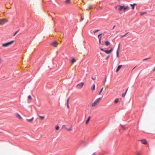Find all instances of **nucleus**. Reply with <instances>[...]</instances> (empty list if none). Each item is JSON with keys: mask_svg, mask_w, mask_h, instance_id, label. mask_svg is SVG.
Segmentation results:
<instances>
[{"mask_svg": "<svg viewBox=\"0 0 155 155\" xmlns=\"http://www.w3.org/2000/svg\"><path fill=\"white\" fill-rule=\"evenodd\" d=\"M101 100V98H99L97 99L92 104V106L94 107L97 105L99 102Z\"/></svg>", "mask_w": 155, "mask_h": 155, "instance_id": "nucleus-2", "label": "nucleus"}, {"mask_svg": "<svg viewBox=\"0 0 155 155\" xmlns=\"http://www.w3.org/2000/svg\"><path fill=\"white\" fill-rule=\"evenodd\" d=\"M109 57V56H108L106 57V59H107Z\"/></svg>", "mask_w": 155, "mask_h": 155, "instance_id": "nucleus-40", "label": "nucleus"}, {"mask_svg": "<svg viewBox=\"0 0 155 155\" xmlns=\"http://www.w3.org/2000/svg\"><path fill=\"white\" fill-rule=\"evenodd\" d=\"M121 127H122V129H123V130H125L126 128V127H125L124 126L122 125V126H121Z\"/></svg>", "mask_w": 155, "mask_h": 155, "instance_id": "nucleus-27", "label": "nucleus"}, {"mask_svg": "<svg viewBox=\"0 0 155 155\" xmlns=\"http://www.w3.org/2000/svg\"><path fill=\"white\" fill-rule=\"evenodd\" d=\"M28 99H29V100H31V99H32V97H31V96H30V95H29L28 96Z\"/></svg>", "mask_w": 155, "mask_h": 155, "instance_id": "nucleus-26", "label": "nucleus"}, {"mask_svg": "<svg viewBox=\"0 0 155 155\" xmlns=\"http://www.w3.org/2000/svg\"><path fill=\"white\" fill-rule=\"evenodd\" d=\"M83 20V18L82 17H81V19L80 20V21H82Z\"/></svg>", "mask_w": 155, "mask_h": 155, "instance_id": "nucleus-36", "label": "nucleus"}, {"mask_svg": "<svg viewBox=\"0 0 155 155\" xmlns=\"http://www.w3.org/2000/svg\"><path fill=\"white\" fill-rule=\"evenodd\" d=\"M8 20L6 19L3 18L1 19H0V25H3L7 22Z\"/></svg>", "mask_w": 155, "mask_h": 155, "instance_id": "nucleus-4", "label": "nucleus"}, {"mask_svg": "<svg viewBox=\"0 0 155 155\" xmlns=\"http://www.w3.org/2000/svg\"><path fill=\"white\" fill-rule=\"evenodd\" d=\"M90 119H91L90 116H89L86 122V125L88 124V123H89V121L90 120Z\"/></svg>", "mask_w": 155, "mask_h": 155, "instance_id": "nucleus-12", "label": "nucleus"}, {"mask_svg": "<svg viewBox=\"0 0 155 155\" xmlns=\"http://www.w3.org/2000/svg\"><path fill=\"white\" fill-rule=\"evenodd\" d=\"M127 90H128V88L126 90V92L125 93H127Z\"/></svg>", "mask_w": 155, "mask_h": 155, "instance_id": "nucleus-43", "label": "nucleus"}, {"mask_svg": "<svg viewBox=\"0 0 155 155\" xmlns=\"http://www.w3.org/2000/svg\"><path fill=\"white\" fill-rule=\"evenodd\" d=\"M107 77H105V81H104V84H105L106 83V80H107Z\"/></svg>", "mask_w": 155, "mask_h": 155, "instance_id": "nucleus-31", "label": "nucleus"}, {"mask_svg": "<svg viewBox=\"0 0 155 155\" xmlns=\"http://www.w3.org/2000/svg\"><path fill=\"white\" fill-rule=\"evenodd\" d=\"M99 43L101 45H103V43L101 42V40H99Z\"/></svg>", "mask_w": 155, "mask_h": 155, "instance_id": "nucleus-30", "label": "nucleus"}, {"mask_svg": "<svg viewBox=\"0 0 155 155\" xmlns=\"http://www.w3.org/2000/svg\"><path fill=\"white\" fill-rule=\"evenodd\" d=\"M136 67H134V68L133 69H134V68H135Z\"/></svg>", "mask_w": 155, "mask_h": 155, "instance_id": "nucleus-46", "label": "nucleus"}, {"mask_svg": "<svg viewBox=\"0 0 155 155\" xmlns=\"http://www.w3.org/2000/svg\"><path fill=\"white\" fill-rule=\"evenodd\" d=\"M66 129L68 130H69V131H71V130H72V127H71L69 129H67V128H66Z\"/></svg>", "mask_w": 155, "mask_h": 155, "instance_id": "nucleus-29", "label": "nucleus"}, {"mask_svg": "<svg viewBox=\"0 0 155 155\" xmlns=\"http://www.w3.org/2000/svg\"><path fill=\"white\" fill-rule=\"evenodd\" d=\"M69 98H68L67 100V104H68V102H69Z\"/></svg>", "mask_w": 155, "mask_h": 155, "instance_id": "nucleus-37", "label": "nucleus"}, {"mask_svg": "<svg viewBox=\"0 0 155 155\" xmlns=\"http://www.w3.org/2000/svg\"><path fill=\"white\" fill-rule=\"evenodd\" d=\"M60 128V127L59 126H56V130H58Z\"/></svg>", "mask_w": 155, "mask_h": 155, "instance_id": "nucleus-22", "label": "nucleus"}, {"mask_svg": "<svg viewBox=\"0 0 155 155\" xmlns=\"http://www.w3.org/2000/svg\"><path fill=\"white\" fill-rule=\"evenodd\" d=\"M76 61V60L74 58H73V59H72L71 60V62L72 63H73L74 62H75Z\"/></svg>", "mask_w": 155, "mask_h": 155, "instance_id": "nucleus-16", "label": "nucleus"}, {"mask_svg": "<svg viewBox=\"0 0 155 155\" xmlns=\"http://www.w3.org/2000/svg\"><path fill=\"white\" fill-rule=\"evenodd\" d=\"M58 44V43H57V42H55L53 43L51 45L54 47H56Z\"/></svg>", "mask_w": 155, "mask_h": 155, "instance_id": "nucleus-7", "label": "nucleus"}, {"mask_svg": "<svg viewBox=\"0 0 155 155\" xmlns=\"http://www.w3.org/2000/svg\"><path fill=\"white\" fill-rule=\"evenodd\" d=\"M128 33H127L126 34L124 35H120V37H121V38H122L124 37V36H125Z\"/></svg>", "mask_w": 155, "mask_h": 155, "instance_id": "nucleus-32", "label": "nucleus"}, {"mask_svg": "<svg viewBox=\"0 0 155 155\" xmlns=\"http://www.w3.org/2000/svg\"><path fill=\"white\" fill-rule=\"evenodd\" d=\"M116 9L120 11L123 9L124 11L125 12L126 9L129 10V7L128 6H124L118 5L115 7Z\"/></svg>", "mask_w": 155, "mask_h": 155, "instance_id": "nucleus-1", "label": "nucleus"}, {"mask_svg": "<svg viewBox=\"0 0 155 155\" xmlns=\"http://www.w3.org/2000/svg\"><path fill=\"white\" fill-rule=\"evenodd\" d=\"M99 31V30H95L94 31V34L95 35H96V33L98 32V31Z\"/></svg>", "mask_w": 155, "mask_h": 155, "instance_id": "nucleus-28", "label": "nucleus"}, {"mask_svg": "<svg viewBox=\"0 0 155 155\" xmlns=\"http://www.w3.org/2000/svg\"><path fill=\"white\" fill-rule=\"evenodd\" d=\"M16 117L17 118L20 119L21 120L22 119V117L21 116V115L19 114L18 113H17L16 114Z\"/></svg>", "mask_w": 155, "mask_h": 155, "instance_id": "nucleus-8", "label": "nucleus"}, {"mask_svg": "<svg viewBox=\"0 0 155 155\" xmlns=\"http://www.w3.org/2000/svg\"><path fill=\"white\" fill-rule=\"evenodd\" d=\"M95 84H94L93 85V87L92 88V91H94L95 89Z\"/></svg>", "mask_w": 155, "mask_h": 155, "instance_id": "nucleus-20", "label": "nucleus"}, {"mask_svg": "<svg viewBox=\"0 0 155 155\" xmlns=\"http://www.w3.org/2000/svg\"><path fill=\"white\" fill-rule=\"evenodd\" d=\"M126 94V93H125V94H122V97H125Z\"/></svg>", "mask_w": 155, "mask_h": 155, "instance_id": "nucleus-33", "label": "nucleus"}, {"mask_svg": "<svg viewBox=\"0 0 155 155\" xmlns=\"http://www.w3.org/2000/svg\"><path fill=\"white\" fill-rule=\"evenodd\" d=\"M115 27V25H114L113 28V29H114Z\"/></svg>", "mask_w": 155, "mask_h": 155, "instance_id": "nucleus-44", "label": "nucleus"}, {"mask_svg": "<svg viewBox=\"0 0 155 155\" xmlns=\"http://www.w3.org/2000/svg\"><path fill=\"white\" fill-rule=\"evenodd\" d=\"M101 51H104V49L103 48H101Z\"/></svg>", "mask_w": 155, "mask_h": 155, "instance_id": "nucleus-38", "label": "nucleus"}, {"mask_svg": "<svg viewBox=\"0 0 155 155\" xmlns=\"http://www.w3.org/2000/svg\"><path fill=\"white\" fill-rule=\"evenodd\" d=\"M119 48H120V45H119V46H118V48L117 49V51H119Z\"/></svg>", "mask_w": 155, "mask_h": 155, "instance_id": "nucleus-35", "label": "nucleus"}, {"mask_svg": "<svg viewBox=\"0 0 155 155\" xmlns=\"http://www.w3.org/2000/svg\"><path fill=\"white\" fill-rule=\"evenodd\" d=\"M84 84L83 82H81L77 84V86L79 88H81L83 86Z\"/></svg>", "mask_w": 155, "mask_h": 155, "instance_id": "nucleus-5", "label": "nucleus"}, {"mask_svg": "<svg viewBox=\"0 0 155 155\" xmlns=\"http://www.w3.org/2000/svg\"><path fill=\"white\" fill-rule=\"evenodd\" d=\"M34 117H32V118L31 119H27L26 120H27V121L29 122H30V123H31L34 120Z\"/></svg>", "mask_w": 155, "mask_h": 155, "instance_id": "nucleus-9", "label": "nucleus"}, {"mask_svg": "<svg viewBox=\"0 0 155 155\" xmlns=\"http://www.w3.org/2000/svg\"><path fill=\"white\" fill-rule=\"evenodd\" d=\"M39 117H40L41 119H43L45 118V117L44 116H38Z\"/></svg>", "mask_w": 155, "mask_h": 155, "instance_id": "nucleus-23", "label": "nucleus"}, {"mask_svg": "<svg viewBox=\"0 0 155 155\" xmlns=\"http://www.w3.org/2000/svg\"><path fill=\"white\" fill-rule=\"evenodd\" d=\"M140 141H141L142 143L143 144H147V141H146V140L143 139V140H141Z\"/></svg>", "mask_w": 155, "mask_h": 155, "instance_id": "nucleus-10", "label": "nucleus"}, {"mask_svg": "<svg viewBox=\"0 0 155 155\" xmlns=\"http://www.w3.org/2000/svg\"><path fill=\"white\" fill-rule=\"evenodd\" d=\"M146 12H141V13H140V14L141 15H144L145 14H146Z\"/></svg>", "mask_w": 155, "mask_h": 155, "instance_id": "nucleus-24", "label": "nucleus"}, {"mask_svg": "<svg viewBox=\"0 0 155 155\" xmlns=\"http://www.w3.org/2000/svg\"><path fill=\"white\" fill-rule=\"evenodd\" d=\"M105 44L106 46H108L110 44L108 41H106L105 42Z\"/></svg>", "mask_w": 155, "mask_h": 155, "instance_id": "nucleus-14", "label": "nucleus"}, {"mask_svg": "<svg viewBox=\"0 0 155 155\" xmlns=\"http://www.w3.org/2000/svg\"><path fill=\"white\" fill-rule=\"evenodd\" d=\"M70 2V0H66L65 1V3L67 4H68Z\"/></svg>", "mask_w": 155, "mask_h": 155, "instance_id": "nucleus-19", "label": "nucleus"}, {"mask_svg": "<svg viewBox=\"0 0 155 155\" xmlns=\"http://www.w3.org/2000/svg\"><path fill=\"white\" fill-rule=\"evenodd\" d=\"M92 79L93 80H94V78H92Z\"/></svg>", "mask_w": 155, "mask_h": 155, "instance_id": "nucleus-45", "label": "nucleus"}, {"mask_svg": "<svg viewBox=\"0 0 155 155\" xmlns=\"http://www.w3.org/2000/svg\"><path fill=\"white\" fill-rule=\"evenodd\" d=\"M122 66V65H121L118 66L117 70H116V72H117L121 68Z\"/></svg>", "mask_w": 155, "mask_h": 155, "instance_id": "nucleus-11", "label": "nucleus"}, {"mask_svg": "<svg viewBox=\"0 0 155 155\" xmlns=\"http://www.w3.org/2000/svg\"><path fill=\"white\" fill-rule=\"evenodd\" d=\"M137 5L136 4H130V5L132 7V9H134V6H136Z\"/></svg>", "mask_w": 155, "mask_h": 155, "instance_id": "nucleus-13", "label": "nucleus"}, {"mask_svg": "<svg viewBox=\"0 0 155 155\" xmlns=\"http://www.w3.org/2000/svg\"><path fill=\"white\" fill-rule=\"evenodd\" d=\"M18 31H17L16 32H15V33L14 34V36H15L16 34L18 33Z\"/></svg>", "mask_w": 155, "mask_h": 155, "instance_id": "nucleus-34", "label": "nucleus"}, {"mask_svg": "<svg viewBox=\"0 0 155 155\" xmlns=\"http://www.w3.org/2000/svg\"><path fill=\"white\" fill-rule=\"evenodd\" d=\"M145 60V59H144L143 60Z\"/></svg>", "mask_w": 155, "mask_h": 155, "instance_id": "nucleus-47", "label": "nucleus"}, {"mask_svg": "<svg viewBox=\"0 0 155 155\" xmlns=\"http://www.w3.org/2000/svg\"><path fill=\"white\" fill-rule=\"evenodd\" d=\"M119 102V99H116L114 102L115 103H117Z\"/></svg>", "mask_w": 155, "mask_h": 155, "instance_id": "nucleus-17", "label": "nucleus"}, {"mask_svg": "<svg viewBox=\"0 0 155 155\" xmlns=\"http://www.w3.org/2000/svg\"><path fill=\"white\" fill-rule=\"evenodd\" d=\"M102 35V34H100L98 35V37L99 38V40H101V37L100 36Z\"/></svg>", "mask_w": 155, "mask_h": 155, "instance_id": "nucleus-21", "label": "nucleus"}, {"mask_svg": "<svg viewBox=\"0 0 155 155\" xmlns=\"http://www.w3.org/2000/svg\"><path fill=\"white\" fill-rule=\"evenodd\" d=\"M14 41H12L10 42H7L6 43L3 44L2 45V46L3 47H7L12 44L13 42Z\"/></svg>", "mask_w": 155, "mask_h": 155, "instance_id": "nucleus-3", "label": "nucleus"}, {"mask_svg": "<svg viewBox=\"0 0 155 155\" xmlns=\"http://www.w3.org/2000/svg\"><path fill=\"white\" fill-rule=\"evenodd\" d=\"M99 8L100 9H102V7H99Z\"/></svg>", "mask_w": 155, "mask_h": 155, "instance_id": "nucleus-41", "label": "nucleus"}, {"mask_svg": "<svg viewBox=\"0 0 155 155\" xmlns=\"http://www.w3.org/2000/svg\"><path fill=\"white\" fill-rule=\"evenodd\" d=\"M2 62V59L1 58H0V64Z\"/></svg>", "mask_w": 155, "mask_h": 155, "instance_id": "nucleus-39", "label": "nucleus"}, {"mask_svg": "<svg viewBox=\"0 0 155 155\" xmlns=\"http://www.w3.org/2000/svg\"><path fill=\"white\" fill-rule=\"evenodd\" d=\"M103 88H102L101 89V91H100V92H99V94H101V92H102V91H103Z\"/></svg>", "mask_w": 155, "mask_h": 155, "instance_id": "nucleus-25", "label": "nucleus"}, {"mask_svg": "<svg viewBox=\"0 0 155 155\" xmlns=\"http://www.w3.org/2000/svg\"><path fill=\"white\" fill-rule=\"evenodd\" d=\"M67 107L68 108H69V105H68V104H67Z\"/></svg>", "mask_w": 155, "mask_h": 155, "instance_id": "nucleus-42", "label": "nucleus"}, {"mask_svg": "<svg viewBox=\"0 0 155 155\" xmlns=\"http://www.w3.org/2000/svg\"><path fill=\"white\" fill-rule=\"evenodd\" d=\"M92 8V5H90L88 6V8L87 9V10H89Z\"/></svg>", "mask_w": 155, "mask_h": 155, "instance_id": "nucleus-15", "label": "nucleus"}, {"mask_svg": "<svg viewBox=\"0 0 155 155\" xmlns=\"http://www.w3.org/2000/svg\"><path fill=\"white\" fill-rule=\"evenodd\" d=\"M113 51V48H111V49L109 50H105L104 51V52H105L107 54H108L111 52L112 51Z\"/></svg>", "mask_w": 155, "mask_h": 155, "instance_id": "nucleus-6", "label": "nucleus"}, {"mask_svg": "<svg viewBox=\"0 0 155 155\" xmlns=\"http://www.w3.org/2000/svg\"><path fill=\"white\" fill-rule=\"evenodd\" d=\"M117 57L118 58L119 57V51H117Z\"/></svg>", "mask_w": 155, "mask_h": 155, "instance_id": "nucleus-18", "label": "nucleus"}]
</instances>
